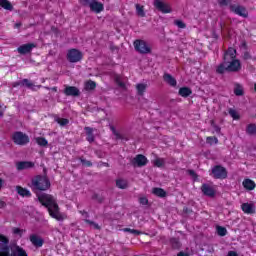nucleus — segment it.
Returning <instances> with one entry per match:
<instances>
[{
	"label": "nucleus",
	"instance_id": "obj_1",
	"mask_svg": "<svg viewBox=\"0 0 256 256\" xmlns=\"http://www.w3.org/2000/svg\"><path fill=\"white\" fill-rule=\"evenodd\" d=\"M30 187L33 193L37 195L39 203L47 209L52 219L60 222L67 219V214L65 212H61V208L59 207V204H57V200L53 195L47 193L39 194V191H49L51 188V181H49L47 176H35L31 180Z\"/></svg>",
	"mask_w": 256,
	"mask_h": 256
},
{
	"label": "nucleus",
	"instance_id": "obj_2",
	"mask_svg": "<svg viewBox=\"0 0 256 256\" xmlns=\"http://www.w3.org/2000/svg\"><path fill=\"white\" fill-rule=\"evenodd\" d=\"M241 69V60L237 59V49L228 47V49L224 51L222 63L216 67V73H218V75H223L225 72L239 73Z\"/></svg>",
	"mask_w": 256,
	"mask_h": 256
},
{
	"label": "nucleus",
	"instance_id": "obj_3",
	"mask_svg": "<svg viewBox=\"0 0 256 256\" xmlns=\"http://www.w3.org/2000/svg\"><path fill=\"white\" fill-rule=\"evenodd\" d=\"M11 247H9V238L3 234H0V256H15Z\"/></svg>",
	"mask_w": 256,
	"mask_h": 256
},
{
	"label": "nucleus",
	"instance_id": "obj_4",
	"mask_svg": "<svg viewBox=\"0 0 256 256\" xmlns=\"http://www.w3.org/2000/svg\"><path fill=\"white\" fill-rule=\"evenodd\" d=\"M12 141L15 145H21L23 147L29 144L30 139H29V135L21 131H17L12 134Z\"/></svg>",
	"mask_w": 256,
	"mask_h": 256
},
{
	"label": "nucleus",
	"instance_id": "obj_5",
	"mask_svg": "<svg viewBox=\"0 0 256 256\" xmlns=\"http://www.w3.org/2000/svg\"><path fill=\"white\" fill-rule=\"evenodd\" d=\"M227 175V168L221 165H215L210 172V177H213V179H227Z\"/></svg>",
	"mask_w": 256,
	"mask_h": 256
},
{
	"label": "nucleus",
	"instance_id": "obj_6",
	"mask_svg": "<svg viewBox=\"0 0 256 256\" xmlns=\"http://www.w3.org/2000/svg\"><path fill=\"white\" fill-rule=\"evenodd\" d=\"M66 59L69 63H79V61L83 60V52L76 48L69 49L66 54Z\"/></svg>",
	"mask_w": 256,
	"mask_h": 256
},
{
	"label": "nucleus",
	"instance_id": "obj_7",
	"mask_svg": "<svg viewBox=\"0 0 256 256\" xmlns=\"http://www.w3.org/2000/svg\"><path fill=\"white\" fill-rule=\"evenodd\" d=\"M134 49L141 55H147L148 53H151V47L145 42V40H135Z\"/></svg>",
	"mask_w": 256,
	"mask_h": 256
},
{
	"label": "nucleus",
	"instance_id": "obj_8",
	"mask_svg": "<svg viewBox=\"0 0 256 256\" xmlns=\"http://www.w3.org/2000/svg\"><path fill=\"white\" fill-rule=\"evenodd\" d=\"M230 11L232 13H235V15H238L239 17H244L245 19L249 17V12L247 11V8H245V6L231 4Z\"/></svg>",
	"mask_w": 256,
	"mask_h": 256
},
{
	"label": "nucleus",
	"instance_id": "obj_9",
	"mask_svg": "<svg viewBox=\"0 0 256 256\" xmlns=\"http://www.w3.org/2000/svg\"><path fill=\"white\" fill-rule=\"evenodd\" d=\"M148 161L149 160H147V157L145 155L138 154L131 160V165H133V167H145Z\"/></svg>",
	"mask_w": 256,
	"mask_h": 256
},
{
	"label": "nucleus",
	"instance_id": "obj_10",
	"mask_svg": "<svg viewBox=\"0 0 256 256\" xmlns=\"http://www.w3.org/2000/svg\"><path fill=\"white\" fill-rule=\"evenodd\" d=\"M155 9H157L158 11H160L161 13H171V6H169V4L161 1V0H154L153 3Z\"/></svg>",
	"mask_w": 256,
	"mask_h": 256
},
{
	"label": "nucleus",
	"instance_id": "obj_11",
	"mask_svg": "<svg viewBox=\"0 0 256 256\" xmlns=\"http://www.w3.org/2000/svg\"><path fill=\"white\" fill-rule=\"evenodd\" d=\"M35 47H37V44L27 43V44H23V45L19 46L17 48V51H18V53H20V55H27V53H31V51H33V49H35Z\"/></svg>",
	"mask_w": 256,
	"mask_h": 256
},
{
	"label": "nucleus",
	"instance_id": "obj_12",
	"mask_svg": "<svg viewBox=\"0 0 256 256\" xmlns=\"http://www.w3.org/2000/svg\"><path fill=\"white\" fill-rule=\"evenodd\" d=\"M29 239H30V242L32 243V245L34 247H36L37 249H39V248L43 247V245H45V240L37 234L30 235Z\"/></svg>",
	"mask_w": 256,
	"mask_h": 256
},
{
	"label": "nucleus",
	"instance_id": "obj_13",
	"mask_svg": "<svg viewBox=\"0 0 256 256\" xmlns=\"http://www.w3.org/2000/svg\"><path fill=\"white\" fill-rule=\"evenodd\" d=\"M64 95H66V97H79V95H81V91H79V88L75 86H66L64 89Z\"/></svg>",
	"mask_w": 256,
	"mask_h": 256
},
{
	"label": "nucleus",
	"instance_id": "obj_14",
	"mask_svg": "<svg viewBox=\"0 0 256 256\" xmlns=\"http://www.w3.org/2000/svg\"><path fill=\"white\" fill-rule=\"evenodd\" d=\"M200 189L203 195H205L206 197H215V188H213V186L204 183L202 184Z\"/></svg>",
	"mask_w": 256,
	"mask_h": 256
},
{
	"label": "nucleus",
	"instance_id": "obj_15",
	"mask_svg": "<svg viewBox=\"0 0 256 256\" xmlns=\"http://www.w3.org/2000/svg\"><path fill=\"white\" fill-rule=\"evenodd\" d=\"M35 163L31 161H20L16 163L17 171H25V169H33Z\"/></svg>",
	"mask_w": 256,
	"mask_h": 256
},
{
	"label": "nucleus",
	"instance_id": "obj_16",
	"mask_svg": "<svg viewBox=\"0 0 256 256\" xmlns=\"http://www.w3.org/2000/svg\"><path fill=\"white\" fill-rule=\"evenodd\" d=\"M90 10L93 11V13H101L105 11V6L103 5V3L94 0L92 4H90Z\"/></svg>",
	"mask_w": 256,
	"mask_h": 256
},
{
	"label": "nucleus",
	"instance_id": "obj_17",
	"mask_svg": "<svg viewBox=\"0 0 256 256\" xmlns=\"http://www.w3.org/2000/svg\"><path fill=\"white\" fill-rule=\"evenodd\" d=\"M241 209L246 215H253L255 213V205L251 203H243Z\"/></svg>",
	"mask_w": 256,
	"mask_h": 256
},
{
	"label": "nucleus",
	"instance_id": "obj_18",
	"mask_svg": "<svg viewBox=\"0 0 256 256\" xmlns=\"http://www.w3.org/2000/svg\"><path fill=\"white\" fill-rule=\"evenodd\" d=\"M152 194L155 195L156 197H159L160 199H165V197H167V191L159 187H154L152 189Z\"/></svg>",
	"mask_w": 256,
	"mask_h": 256
},
{
	"label": "nucleus",
	"instance_id": "obj_19",
	"mask_svg": "<svg viewBox=\"0 0 256 256\" xmlns=\"http://www.w3.org/2000/svg\"><path fill=\"white\" fill-rule=\"evenodd\" d=\"M84 131H86V141H88V143H93L95 141V135L93 134V131H95V129L86 126L84 128Z\"/></svg>",
	"mask_w": 256,
	"mask_h": 256
},
{
	"label": "nucleus",
	"instance_id": "obj_20",
	"mask_svg": "<svg viewBox=\"0 0 256 256\" xmlns=\"http://www.w3.org/2000/svg\"><path fill=\"white\" fill-rule=\"evenodd\" d=\"M242 185H243L244 189H246L247 191H253L256 187L255 181H253L249 178L244 179L242 182Z\"/></svg>",
	"mask_w": 256,
	"mask_h": 256
},
{
	"label": "nucleus",
	"instance_id": "obj_21",
	"mask_svg": "<svg viewBox=\"0 0 256 256\" xmlns=\"http://www.w3.org/2000/svg\"><path fill=\"white\" fill-rule=\"evenodd\" d=\"M178 95L186 99L187 97H190V95H193V90H191L189 87H181L178 91Z\"/></svg>",
	"mask_w": 256,
	"mask_h": 256
},
{
	"label": "nucleus",
	"instance_id": "obj_22",
	"mask_svg": "<svg viewBox=\"0 0 256 256\" xmlns=\"http://www.w3.org/2000/svg\"><path fill=\"white\" fill-rule=\"evenodd\" d=\"M234 95H236V97H243V95H245V90L243 89V85L237 82L234 83Z\"/></svg>",
	"mask_w": 256,
	"mask_h": 256
},
{
	"label": "nucleus",
	"instance_id": "obj_23",
	"mask_svg": "<svg viewBox=\"0 0 256 256\" xmlns=\"http://www.w3.org/2000/svg\"><path fill=\"white\" fill-rule=\"evenodd\" d=\"M19 85H22L23 87H28V89H32V91H35V87H37L38 89H41V85L35 86L27 78H25L22 81H20Z\"/></svg>",
	"mask_w": 256,
	"mask_h": 256
},
{
	"label": "nucleus",
	"instance_id": "obj_24",
	"mask_svg": "<svg viewBox=\"0 0 256 256\" xmlns=\"http://www.w3.org/2000/svg\"><path fill=\"white\" fill-rule=\"evenodd\" d=\"M164 81L168 83L170 87H177V80L171 74H164Z\"/></svg>",
	"mask_w": 256,
	"mask_h": 256
},
{
	"label": "nucleus",
	"instance_id": "obj_25",
	"mask_svg": "<svg viewBox=\"0 0 256 256\" xmlns=\"http://www.w3.org/2000/svg\"><path fill=\"white\" fill-rule=\"evenodd\" d=\"M16 191L20 197H31V191L22 186H16Z\"/></svg>",
	"mask_w": 256,
	"mask_h": 256
},
{
	"label": "nucleus",
	"instance_id": "obj_26",
	"mask_svg": "<svg viewBox=\"0 0 256 256\" xmlns=\"http://www.w3.org/2000/svg\"><path fill=\"white\" fill-rule=\"evenodd\" d=\"M246 135H249L250 137L256 136V124L250 123L246 126Z\"/></svg>",
	"mask_w": 256,
	"mask_h": 256
},
{
	"label": "nucleus",
	"instance_id": "obj_27",
	"mask_svg": "<svg viewBox=\"0 0 256 256\" xmlns=\"http://www.w3.org/2000/svg\"><path fill=\"white\" fill-rule=\"evenodd\" d=\"M136 91L139 97H143V95H145V91H147V84L145 83L136 84Z\"/></svg>",
	"mask_w": 256,
	"mask_h": 256
},
{
	"label": "nucleus",
	"instance_id": "obj_28",
	"mask_svg": "<svg viewBox=\"0 0 256 256\" xmlns=\"http://www.w3.org/2000/svg\"><path fill=\"white\" fill-rule=\"evenodd\" d=\"M97 88V83L93 80H88L84 84L85 91H94Z\"/></svg>",
	"mask_w": 256,
	"mask_h": 256
},
{
	"label": "nucleus",
	"instance_id": "obj_29",
	"mask_svg": "<svg viewBox=\"0 0 256 256\" xmlns=\"http://www.w3.org/2000/svg\"><path fill=\"white\" fill-rule=\"evenodd\" d=\"M0 7L6 11H13V4L9 0H0Z\"/></svg>",
	"mask_w": 256,
	"mask_h": 256
},
{
	"label": "nucleus",
	"instance_id": "obj_30",
	"mask_svg": "<svg viewBox=\"0 0 256 256\" xmlns=\"http://www.w3.org/2000/svg\"><path fill=\"white\" fill-rule=\"evenodd\" d=\"M116 187H118V189H127L129 187V182L125 179H117Z\"/></svg>",
	"mask_w": 256,
	"mask_h": 256
},
{
	"label": "nucleus",
	"instance_id": "obj_31",
	"mask_svg": "<svg viewBox=\"0 0 256 256\" xmlns=\"http://www.w3.org/2000/svg\"><path fill=\"white\" fill-rule=\"evenodd\" d=\"M14 256H29L27 254V251L25 249L21 248L20 246H15V249L13 250Z\"/></svg>",
	"mask_w": 256,
	"mask_h": 256
},
{
	"label": "nucleus",
	"instance_id": "obj_32",
	"mask_svg": "<svg viewBox=\"0 0 256 256\" xmlns=\"http://www.w3.org/2000/svg\"><path fill=\"white\" fill-rule=\"evenodd\" d=\"M228 113L230 115V117H232V119L234 121H239L241 119V116L239 115V113L237 112V110L233 109V108H230L228 110Z\"/></svg>",
	"mask_w": 256,
	"mask_h": 256
},
{
	"label": "nucleus",
	"instance_id": "obj_33",
	"mask_svg": "<svg viewBox=\"0 0 256 256\" xmlns=\"http://www.w3.org/2000/svg\"><path fill=\"white\" fill-rule=\"evenodd\" d=\"M36 143L40 147H47V145H49V141H47V139L45 137L36 138Z\"/></svg>",
	"mask_w": 256,
	"mask_h": 256
},
{
	"label": "nucleus",
	"instance_id": "obj_34",
	"mask_svg": "<svg viewBox=\"0 0 256 256\" xmlns=\"http://www.w3.org/2000/svg\"><path fill=\"white\" fill-rule=\"evenodd\" d=\"M170 245L173 249H180L181 242H179V240L177 238H171Z\"/></svg>",
	"mask_w": 256,
	"mask_h": 256
},
{
	"label": "nucleus",
	"instance_id": "obj_35",
	"mask_svg": "<svg viewBox=\"0 0 256 256\" xmlns=\"http://www.w3.org/2000/svg\"><path fill=\"white\" fill-rule=\"evenodd\" d=\"M56 123L60 125V127H65L66 125H69V119L67 118H55Z\"/></svg>",
	"mask_w": 256,
	"mask_h": 256
},
{
	"label": "nucleus",
	"instance_id": "obj_36",
	"mask_svg": "<svg viewBox=\"0 0 256 256\" xmlns=\"http://www.w3.org/2000/svg\"><path fill=\"white\" fill-rule=\"evenodd\" d=\"M206 143L208 144V145H217V143H219V139H217V137H215V136H208L207 138H206Z\"/></svg>",
	"mask_w": 256,
	"mask_h": 256
},
{
	"label": "nucleus",
	"instance_id": "obj_37",
	"mask_svg": "<svg viewBox=\"0 0 256 256\" xmlns=\"http://www.w3.org/2000/svg\"><path fill=\"white\" fill-rule=\"evenodd\" d=\"M216 231L220 237H225V235H227V228L223 226H217Z\"/></svg>",
	"mask_w": 256,
	"mask_h": 256
},
{
	"label": "nucleus",
	"instance_id": "obj_38",
	"mask_svg": "<svg viewBox=\"0 0 256 256\" xmlns=\"http://www.w3.org/2000/svg\"><path fill=\"white\" fill-rule=\"evenodd\" d=\"M154 166L158 167V168L164 167L165 166V159L164 158H156L154 160Z\"/></svg>",
	"mask_w": 256,
	"mask_h": 256
},
{
	"label": "nucleus",
	"instance_id": "obj_39",
	"mask_svg": "<svg viewBox=\"0 0 256 256\" xmlns=\"http://www.w3.org/2000/svg\"><path fill=\"white\" fill-rule=\"evenodd\" d=\"M12 233L13 235H18V237H23V233H25V230L18 227H14L12 228Z\"/></svg>",
	"mask_w": 256,
	"mask_h": 256
},
{
	"label": "nucleus",
	"instance_id": "obj_40",
	"mask_svg": "<svg viewBox=\"0 0 256 256\" xmlns=\"http://www.w3.org/2000/svg\"><path fill=\"white\" fill-rule=\"evenodd\" d=\"M136 11L140 17H145V9L140 4H136Z\"/></svg>",
	"mask_w": 256,
	"mask_h": 256
},
{
	"label": "nucleus",
	"instance_id": "obj_41",
	"mask_svg": "<svg viewBox=\"0 0 256 256\" xmlns=\"http://www.w3.org/2000/svg\"><path fill=\"white\" fill-rule=\"evenodd\" d=\"M125 233H131L132 235H143V232L131 228H124Z\"/></svg>",
	"mask_w": 256,
	"mask_h": 256
},
{
	"label": "nucleus",
	"instance_id": "obj_42",
	"mask_svg": "<svg viewBox=\"0 0 256 256\" xmlns=\"http://www.w3.org/2000/svg\"><path fill=\"white\" fill-rule=\"evenodd\" d=\"M174 25H176V27H178L179 29H185L187 27V24H185L183 20H175Z\"/></svg>",
	"mask_w": 256,
	"mask_h": 256
},
{
	"label": "nucleus",
	"instance_id": "obj_43",
	"mask_svg": "<svg viewBox=\"0 0 256 256\" xmlns=\"http://www.w3.org/2000/svg\"><path fill=\"white\" fill-rule=\"evenodd\" d=\"M84 221H85V223H87L88 225H92V226L94 227V229H96V230H98V231L101 230V226H99V224L93 222L92 220L85 219Z\"/></svg>",
	"mask_w": 256,
	"mask_h": 256
},
{
	"label": "nucleus",
	"instance_id": "obj_44",
	"mask_svg": "<svg viewBox=\"0 0 256 256\" xmlns=\"http://www.w3.org/2000/svg\"><path fill=\"white\" fill-rule=\"evenodd\" d=\"M80 162L82 165H85V167H93V163L83 157H80Z\"/></svg>",
	"mask_w": 256,
	"mask_h": 256
},
{
	"label": "nucleus",
	"instance_id": "obj_45",
	"mask_svg": "<svg viewBox=\"0 0 256 256\" xmlns=\"http://www.w3.org/2000/svg\"><path fill=\"white\" fill-rule=\"evenodd\" d=\"M95 0H80L81 5H83L84 7H90L93 4Z\"/></svg>",
	"mask_w": 256,
	"mask_h": 256
},
{
	"label": "nucleus",
	"instance_id": "obj_46",
	"mask_svg": "<svg viewBox=\"0 0 256 256\" xmlns=\"http://www.w3.org/2000/svg\"><path fill=\"white\" fill-rule=\"evenodd\" d=\"M139 203L140 205H149V199H147V197H140Z\"/></svg>",
	"mask_w": 256,
	"mask_h": 256
},
{
	"label": "nucleus",
	"instance_id": "obj_47",
	"mask_svg": "<svg viewBox=\"0 0 256 256\" xmlns=\"http://www.w3.org/2000/svg\"><path fill=\"white\" fill-rule=\"evenodd\" d=\"M92 199L98 201V203H101L103 201V197L99 196V194L92 195Z\"/></svg>",
	"mask_w": 256,
	"mask_h": 256
},
{
	"label": "nucleus",
	"instance_id": "obj_48",
	"mask_svg": "<svg viewBox=\"0 0 256 256\" xmlns=\"http://www.w3.org/2000/svg\"><path fill=\"white\" fill-rule=\"evenodd\" d=\"M211 125H212V127H214L216 133H221V128L219 126L215 125L213 121L211 122Z\"/></svg>",
	"mask_w": 256,
	"mask_h": 256
},
{
	"label": "nucleus",
	"instance_id": "obj_49",
	"mask_svg": "<svg viewBox=\"0 0 256 256\" xmlns=\"http://www.w3.org/2000/svg\"><path fill=\"white\" fill-rule=\"evenodd\" d=\"M243 59H245V61L251 59V54L249 52H244Z\"/></svg>",
	"mask_w": 256,
	"mask_h": 256
},
{
	"label": "nucleus",
	"instance_id": "obj_50",
	"mask_svg": "<svg viewBox=\"0 0 256 256\" xmlns=\"http://www.w3.org/2000/svg\"><path fill=\"white\" fill-rule=\"evenodd\" d=\"M114 135H115L116 139H119V140L125 139V136H123V135H122L121 133H119V132L115 133Z\"/></svg>",
	"mask_w": 256,
	"mask_h": 256
},
{
	"label": "nucleus",
	"instance_id": "obj_51",
	"mask_svg": "<svg viewBox=\"0 0 256 256\" xmlns=\"http://www.w3.org/2000/svg\"><path fill=\"white\" fill-rule=\"evenodd\" d=\"M219 5H221V6H227V5H229V0H219Z\"/></svg>",
	"mask_w": 256,
	"mask_h": 256
},
{
	"label": "nucleus",
	"instance_id": "obj_52",
	"mask_svg": "<svg viewBox=\"0 0 256 256\" xmlns=\"http://www.w3.org/2000/svg\"><path fill=\"white\" fill-rule=\"evenodd\" d=\"M188 173L191 177H197V173L195 172V170H188Z\"/></svg>",
	"mask_w": 256,
	"mask_h": 256
},
{
	"label": "nucleus",
	"instance_id": "obj_53",
	"mask_svg": "<svg viewBox=\"0 0 256 256\" xmlns=\"http://www.w3.org/2000/svg\"><path fill=\"white\" fill-rule=\"evenodd\" d=\"M7 207V203L5 201L0 200V209H5Z\"/></svg>",
	"mask_w": 256,
	"mask_h": 256
},
{
	"label": "nucleus",
	"instance_id": "obj_54",
	"mask_svg": "<svg viewBox=\"0 0 256 256\" xmlns=\"http://www.w3.org/2000/svg\"><path fill=\"white\" fill-rule=\"evenodd\" d=\"M227 256H239V254H237L235 251H229Z\"/></svg>",
	"mask_w": 256,
	"mask_h": 256
},
{
	"label": "nucleus",
	"instance_id": "obj_55",
	"mask_svg": "<svg viewBox=\"0 0 256 256\" xmlns=\"http://www.w3.org/2000/svg\"><path fill=\"white\" fill-rule=\"evenodd\" d=\"M110 130L112 131L113 135H115V133H117V129H115V126L110 125Z\"/></svg>",
	"mask_w": 256,
	"mask_h": 256
},
{
	"label": "nucleus",
	"instance_id": "obj_56",
	"mask_svg": "<svg viewBox=\"0 0 256 256\" xmlns=\"http://www.w3.org/2000/svg\"><path fill=\"white\" fill-rule=\"evenodd\" d=\"M79 213L80 215H86V217H89V213H87L85 210H80Z\"/></svg>",
	"mask_w": 256,
	"mask_h": 256
},
{
	"label": "nucleus",
	"instance_id": "obj_57",
	"mask_svg": "<svg viewBox=\"0 0 256 256\" xmlns=\"http://www.w3.org/2000/svg\"><path fill=\"white\" fill-rule=\"evenodd\" d=\"M177 256H189V254L185 253V252H179L177 254Z\"/></svg>",
	"mask_w": 256,
	"mask_h": 256
},
{
	"label": "nucleus",
	"instance_id": "obj_58",
	"mask_svg": "<svg viewBox=\"0 0 256 256\" xmlns=\"http://www.w3.org/2000/svg\"><path fill=\"white\" fill-rule=\"evenodd\" d=\"M21 22H18V23H16L15 25H14V27H15V29H19V27H21Z\"/></svg>",
	"mask_w": 256,
	"mask_h": 256
},
{
	"label": "nucleus",
	"instance_id": "obj_59",
	"mask_svg": "<svg viewBox=\"0 0 256 256\" xmlns=\"http://www.w3.org/2000/svg\"><path fill=\"white\" fill-rule=\"evenodd\" d=\"M212 37H213L214 39H219V36H218L217 33H215V32H213Z\"/></svg>",
	"mask_w": 256,
	"mask_h": 256
},
{
	"label": "nucleus",
	"instance_id": "obj_60",
	"mask_svg": "<svg viewBox=\"0 0 256 256\" xmlns=\"http://www.w3.org/2000/svg\"><path fill=\"white\" fill-rule=\"evenodd\" d=\"M118 85H119V87H125V83H123V82H118Z\"/></svg>",
	"mask_w": 256,
	"mask_h": 256
},
{
	"label": "nucleus",
	"instance_id": "obj_61",
	"mask_svg": "<svg viewBox=\"0 0 256 256\" xmlns=\"http://www.w3.org/2000/svg\"><path fill=\"white\" fill-rule=\"evenodd\" d=\"M52 91L57 92V87H53V88H52Z\"/></svg>",
	"mask_w": 256,
	"mask_h": 256
},
{
	"label": "nucleus",
	"instance_id": "obj_62",
	"mask_svg": "<svg viewBox=\"0 0 256 256\" xmlns=\"http://www.w3.org/2000/svg\"><path fill=\"white\" fill-rule=\"evenodd\" d=\"M254 91L256 92V83L254 84Z\"/></svg>",
	"mask_w": 256,
	"mask_h": 256
},
{
	"label": "nucleus",
	"instance_id": "obj_63",
	"mask_svg": "<svg viewBox=\"0 0 256 256\" xmlns=\"http://www.w3.org/2000/svg\"><path fill=\"white\" fill-rule=\"evenodd\" d=\"M184 211H186V213H187V208H184Z\"/></svg>",
	"mask_w": 256,
	"mask_h": 256
},
{
	"label": "nucleus",
	"instance_id": "obj_64",
	"mask_svg": "<svg viewBox=\"0 0 256 256\" xmlns=\"http://www.w3.org/2000/svg\"><path fill=\"white\" fill-rule=\"evenodd\" d=\"M0 115H3V112H1Z\"/></svg>",
	"mask_w": 256,
	"mask_h": 256
}]
</instances>
